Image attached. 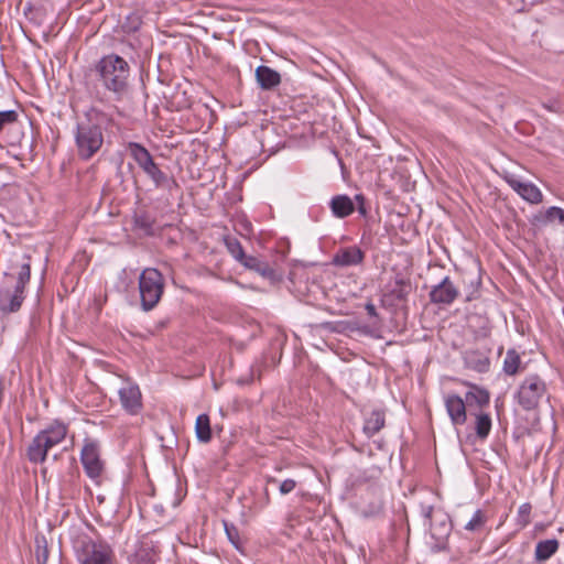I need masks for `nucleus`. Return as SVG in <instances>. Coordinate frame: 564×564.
I'll list each match as a JSON object with an SVG mask.
<instances>
[{
	"label": "nucleus",
	"instance_id": "nucleus-1",
	"mask_svg": "<svg viewBox=\"0 0 564 564\" xmlns=\"http://www.w3.org/2000/svg\"><path fill=\"white\" fill-rule=\"evenodd\" d=\"M88 91L99 101L124 102L132 98L133 85L129 63L118 54L102 56L91 69Z\"/></svg>",
	"mask_w": 564,
	"mask_h": 564
},
{
	"label": "nucleus",
	"instance_id": "nucleus-2",
	"mask_svg": "<svg viewBox=\"0 0 564 564\" xmlns=\"http://www.w3.org/2000/svg\"><path fill=\"white\" fill-rule=\"evenodd\" d=\"M31 279V256L23 253L11 260L9 271L4 272L0 285V312H18L25 299V286Z\"/></svg>",
	"mask_w": 564,
	"mask_h": 564
},
{
	"label": "nucleus",
	"instance_id": "nucleus-3",
	"mask_svg": "<svg viewBox=\"0 0 564 564\" xmlns=\"http://www.w3.org/2000/svg\"><path fill=\"white\" fill-rule=\"evenodd\" d=\"M105 111L90 107L84 113V119L76 124L75 145L77 155L83 161L90 160L104 144V130L111 121Z\"/></svg>",
	"mask_w": 564,
	"mask_h": 564
},
{
	"label": "nucleus",
	"instance_id": "nucleus-4",
	"mask_svg": "<svg viewBox=\"0 0 564 564\" xmlns=\"http://www.w3.org/2000/svg\"><path fill=\"white\" fill-rule=\"evenodd\" d=\"M65 423L55 420L44 430L40 431L26 448V457L33 464H43L51 448L62 443L67 435Z\"/></svg>",
	"mask_w": 564,
	"mask_h": 564
},
{
	"label": "nucleus",
	"instance_id": "nucleus-5",
	"mask_svg": "<svg viewBox=\"0 0 564 564\" xmlns=\"http://www.w3.org/2000/svg\"><path fill=\"white\" fill-rule=\"evenodd\" d=\"M164 276L155 268H145L139 276L141 307L148 312L153 310L164 293Z\"/></svg>",
	"mask_w": 564,
	"mask_h": 564
},
{
	"label": "nucleus",
	"instance_id": "nucleus-6",
	"mask_svg": "<svg viewBox=\"0 0 564 564\" xmlns=\"http://www.w3.org/2000/svg\"><path fill=\"white\" fill-rule=\"evenodd\" d=\"M79 564H112V547L102 540L84 536L76 549Z\"/></svg>",
	"mask_w": 564,
	"mask_h": 564
},
{
	"label": "nucleus",
	"instance_id": "nucleus-7",
	"mask_svg": "<svg viewBox=\"0 0 564 564\" xmlns=\"http://www.w3.org/2000/svg\"><path fill=\"white\" fill-rule=\"evenodd\" d=\"M546 392L547 389L544 380L538 375H531L525 377L520 383L516 400L523 410L531 411L539 406Z\"/></svg>",
	"mask_w": 564,
	"mask_h": 564
},
{
	"label": "nucleus",
	"instance_id": "nucleus-8",
	"mask_svg": "<svg viewBox=\"0 0 564 564\" xmlns=\"http://www.w3.org/2000/svg\"><path fill=\"white\" fill-rule=\"evenodd\" d=\"M80 462L86 475L98 484L105 469V463L100 458V447L96 441L85 440L80 451Z\"/></svg>",
	"mask_w": 564,
	"mask_h": 564
},
{
	"label": "nucleus",
	"instance_id": "nucleus-9",
	"mask_svg": "<svg viewBox=\"0 0 564 564\" xmlns=\"http://www.w3.org/2000/svg\"><path fill=\"white\" fill-rule=\"evenodd\" d=\"M460 295L459 289L448 275L444 276L440 283L432 286L429 299L430 302L437 305H451Z\"/></svg>",
	"mask_w": 564,
	"mask_h": 564
},
{
	"label": "nucleus",
	"instance_id": "nucleus-10",
	"mask_svg": "<svg viewBox=\"0 0 564 564\" xmlns=\"http://www.w3.org/2000/svg\"><path fill=\"white\" fill-rule=\"evenodd\" d=\"M122 409L130 415L141 412L142 394L138 384L127 381L118 391Z\"/></svg>",
	"mask_w": 564,
	"mask_h": 564
},
{
	"label": "nucleus",
	"instance_id": "nucleus-11",
	"mask_svg": "<svg viewBox=\"0 0 564 564\" xmlns=\"http://www.w3.org/2000/svg\"><path fill=\"white\" fill-rule=\"evenodd\" d=\"M365 252L357 246L340 247L333 256L332 264L339 268L354 267L362 263Z\"/></svg>",
	"mask_w": 564,
	"mask_h": 564
},
{
	"label": "nucleus",
	"instance_id": "nucleus-12",
	"mask_svg": "<svg viewBox=\"0 0 564 564\" xmlns=\"http://www.w3.org/2000/svg\"><path fill=\"white\" fill-rule=\"evenodd\" d=\"M445 408L454 425H463L466 423L468 405L463 398L455 393L447 394L445 397Z\"/></svg>",
	"mask_w": 564,
	"mask_h": 564
},
{
	"label": "nucleus",
	"instance_id": "nucleus-13",
	"mask_svg": "<svg viewBox=\"0 0 564 564\" xmlns=\"http://www.w3.org/2000/svg\"><path fill=\"white\" fill-rule=\"evenodd\" d=\"M464 400L468 405V413H475L484 411L485 408L489 406L490 394L485 388L471 384L470 389L465 393Z\"/></svg>",
	"mask_w": 564,
	"mask_h": 564
},
{
	"label": "nucleus",
	"instance_id": "nucleus-14",
	"mask_svg": "<svg viewBox=\"0 0 564 564\" xmlns=\"http://www.w3.org/2000/svg\"><path fill=\"white\" fill-rule=\"evenodd\" d=\"M256 82L262 90H274L282 82L281 74L275 69L259 65L254 70Z\"/></svg>",
	"mask_w": 564,
	"mask_h": 564
},
{
	"label": "nucleus",
	"instance_id": "nucleus-15",
	"mask_svg": "<svg viewBox=\"0 0 564 564\" xmlns=\"http://www.w3.org/2000/svg\"><path fill=\"white\" fill-rule=\"evenodd\" d=\"M332 215L336 218H346L355 210V202L346 194H338L332 197L329 202Z\"/></svg>",
	"mask_w": 564,
	"mask_h": 564
},
{
	"label": "nucleus",
	"instance_id": "nucleus-16",
	"mask_svg": "<svg viewBox=\"0 0 564 564\" xmlns=\"http://www.w3.org/2000/svg\"><path fill=\"white\" fill-rule=\"evenodd\" d=\"M159 546L151 540H144L135 551L134 564H155L159 560Z\"/></svg>",
	"mask_w": 564,
	"mask_h": 564
},
{
	"label": "nucleus",
	"instance_id": "nucleus-17",
	"mask_svg": "<svg viewBox=\"0 0 564 564\" xmlns=\"http://www.w3.org/2000/svg\"><path fill=\"white\" fill-rule=\"evenodd\" d=\"M133 229L141 231L145 236L155 235V218L145 209L135 210L132 217Z\"/></svg>",
	"mask_w": 564,
	"mask_h": 564
},
{
	"label": "nucleus",
	"instance_id": "nucleus-18",
	"mask_svg": "<svg viewBox=\"0 0 564 564\" xmlns=\"http://www.w3.org/2000/svg\"><path fill=\"white\" fill-rule=\"evenodd\" d=\"M469 415L475 417V438L479 442H485L488 438L492 426L490 414L484 411H477L475 413H469Z\"/></svg>",
	"mask_w": 564,
	"mask_h": 564
},
{
	"label": "nucleus",
	"instance_id": "nucleus-19",
	"mask_svg": "<svg viewBox=\"0 0 564 564\" xmlns=\"http://www.w3.org/2000/svg\"><path fill=\"white\" fill-rule=\"evenodd\" d=\"M465 365L468 369L485 373L489 371L490 359L489 357L479 350H468L464 356Z\"/></svg>",
	"mask_w": 564,
	"mask_h": 564
},
{
	"label": "nucleus",
	"instance_id": "nucleus-20",
	"mask_svg": "<svg viewBox=\"0 0 564 564\" xmlns=\"http://www.w3.org/2000/svg\"><path fill=\"white\" fill-rule=\"evenodd\" d=\"M386 424V413L383 410H373L369 414L368 417H366L364 423V433L367 435V437H372L377 433H379Z\"/></svg>",
	"mask_w": 564,
	"mask_h": 564
},
{
	"label": "nucleus",
	"instance_id": "nucleus-21",
	"mask_svg": "<svg viewBox=\"0 0 564 564\" xmlns=\"http://www.w3.org/2000/svg\"><path fill=\"white\" fill-rule=\"evenodd\" d=\"M147 175L156 188H164L171 192L174 187H177L175 180L163 172L158 164Z\"/></svg>",
	"mask_w": 564,
	"mask_h": 564
},
{
	"label": "nucleus",
	"instance_id": "nucleus-22",
	"mask_svg": "<svg viewBox=\"0 0 564 564\" xmlns=\"http://www.w3.org/2000/svg\"><path fill=\"white\" fill-rule=\"evenodd\" d=\"M560 547L556 539L539 541L535 545L534 557L538 562H544L553 556Z\"/></svg>",
	"mask_w": 564,
	"mask_h": 564
},
{
	"label": "nucleus",
	"instance_id": "nucleus-23",
	"mask_svg": "<svg viewBox=\"0 0 564 564\" xmlns=\"http://www.w3.org/2000/svg\"><path fill=\"white\" fill-rule=\"evenodd\" d=\"M412 291V284L409 279H405L401 275H397L394 280V284L389 290L388 295L392 299L403 302L408 300L409 294Z\"/></svg>",
	"mask_w": 564,
	"mask_h": 564
},
{
	"label": "nucleus",
	"instance_id": "nucleus-24",
	"mask_svg": "<svg viewBox=\"0 0 564 564\" xmlns=\"http://www.w3.org/2000/svg\"><path fill=\"white\" fill-rule=\"evenodd\" d=\"M195 433L198 442L209 443L213 438V432L210 426V419L208 414H199L195 422Z\"/></svg>",
	"mask_w": 564,
	"mask_h": 564
},
{
	"label": "nucleus",
	"instance_id": "nucleus-25",
	"mask_svg": "<svg viewBox=\"0 0 564 564\" xmlns=\"http://www.w3.org/2000/svg\"><path fill=\"white\" fill-rule=\"evenodd\" d=\"M520 366V354L514 348L508 349L502 366L503 372L508 376H514L519 372Z\"/></svg>",
	"mask_w": 564,
	"mask_h": 564
},
{
	"label": "nucleus",
	"instance_id": "nucleus-26",
	"mask_svg": "<svg viewBox=\"0 0 564 564\" xmlns=\"http://www.w3.org/2000/svg\"><path fill=\"white\" fill-rule=\"evenodd\" d=\"M142 23L143 21L141 14L138 11H133L126 15L124 20L120 24V28L123 33L132 34L140 30Z\"/></svg>",
	"mask_w": 564,
	"mask_h": 564
},
{
	"label": "nucleus",
	"instance_id": "nucleus-27",
	"mask_svg": "<svg viewBox=\"0 0 564 564\" xmlns=\"http://www.w3.org/2000/svg\"><path fill=\"white\" fill-rule=\"evenodd\" d=\"M225 246L228 252L237 260L240 264L247 257L240 241L234 236H226L224 238Z\"/></svg>",
	"mask_w": 564,
	"mask_h": 564
},
{
	"label": "nucleus",
	"instance_id": "nucleus-28",
	"mask_svg": "<svg viewBox=\"0 0 564 564\" xmlns=\"http://www.w3.org/2000/svg\"><path fill=\"white\" fill-rule=\"evenodd\" d=\"M258 274L269 280L272 284L280 283L283 280V271L270 264L268 261L263 264Z\"/></svg>",
	"mask_w": 564,
	"mask_h": 564
},
{
	"label": "nucleus",
	"instance_id": "nucleus-29",
	"mask_svg": "<svg viewBox=\"0 0 564 564\" xmlns=\"http://www.w3.org/2000/svg\"><path fill=\"white\" fill-rule=\"evenodd\" d=\"M519 195L531 204H539L543 199L541 191L532 183H525Z\"/></svg>",
	"mask_w": 564,
	"mask_h": 564
},
{
	"label": "nucleus",
	"instance_id": "nucleus-30",
	"mask_svg": "<svg viewBox=\"0 0 564 564\" xmlns=\"http://www.w3.org/2000/svg\"><path fill=\"white\" fill-rule=\"evenodd\" d=\"M126 148L129 155L135 161L138 165L142 163L147 156L151 155L149 150L138 142H129Z\"/></svg>",
	"mask_w": 564,
	"mask_h": 564
},
{
	"label": "nucleus",
	"instance_id": "nucleus-31",
	"mask_svg": "<svg viewBox=\"0 0 564 564\" xmlns=\"http://www.w3.org/2000/svg\"><path fill=\"white\" fill-rule=\"evenodd\" d=\"M487 522V516L486 513L478 509L473 514L471 519L465 524V530L471 531V532H479L484 529L485 524Z\"/></svg>",
	"mask_w": 564,
	"mask_h": 564
},
{
	"label": "nucleus",
	"instance_id": "nucleus-32",
	"mask_svg": "<svg viewBox=\"0 0 564 564\" xmlns=\"http://www.w3.org/2000/svg\"><path fill=\"white\" fill-rule=\"evenodd\" d=\"M35 557L37 564H46L48 560L47 541L44 535L35 538Z\"/></svg>",
	"mask_w": 564,
	"mask_h": 564
},
{
	"label": "nucleus",
	"instance_id": "nucleus-33",
	"mask_svg": "<svg viewBox=\"0 0 564 564\" xmlns=\"http://www.w3.org/2000/svg\"><path fill=\"white\" fill-rule=\"evenodd\" d=\"M532 506L530 502L522 503L517 513L516 523L519 529H524L531 522Z\"/></svg>",
	"mask_w": 564,
	"mask_h": 564
},
{
	"label": "nucleus",
	"instance_id": "nucleus-34",
	"mask_svg": "<svg viewBox=\"0 0 564 564\" xmlns=\"http://www.w3.org/2000/svg\"><path fill=\"white\" fill-rule=\"evenodd\" d=\"M555 218H557L558 221L562 225H564V209L563 208L557 207V206H552V207L547 208L545 214H544V216H543V221L544 223H551Z\"/></svg>",
	"mask_w": 564,
	"mask_h": 564
},
{
	"label": "nucleus",
	"instance_id": "nucleus-35",
	"mask_svg": "<svg viewBox=\"0 0 564 564\" xmlns=\"http://www.w3.org/2000/svg\"><path fill=\"white\" fill-rule=\"evenodd\" d=\"M267 261L263 260L262 258H259V257H254V256H247L245 258V260L241 262V264L249 269V270H252L257 273H259V271L261 270V268L263 267V264L265 263Z\"/></svg>",
	"mask_w": 564,
	"mask_h": 564
},
{
	"label": "nucleus",
	"instance_id": "nucleus-36",
	"mask_svg": "<svg viewBox=\"0 0 564 564\" xmlns=\"http://www.w3.org/2000/svg\"><path fill=\"white\" fill-rule=\"evenodd\" d=\"M19 113L15 110L0 111V132L6 126L15 123L18 121Z\"/></svg>",
	"mask_w": 564,
	"mask_h": 564
},
{
	"label": "nucleus",
	"instance_id": "nucleus-37",
	"mask_svg": "<svg viewBox=\"0 0 564 564\" xmlns=\"http://www.w3.org/2000/svg\"><path fill=\"white\" fill-rule=\"evenodd\" d=\"M225 525V532L228 538V540L231 542L232 545H235L237 549L239 546V531L237 527L232 523L224 522Z\"/></svg>",
	"mask_w": 564,
	"mask_h": 564
},
{
	"label": "nucleus",
	"instance_id": "nucleus-38",
	"mask_svg": "<svg viewBox=\"0 0 564 564\" xmlns=\"http://www.w3.org/2000/svg\"><path fill=\"white\" fill-rule=\"evenodd\" d=\"M355 202L357 203L356 209L358 210L359 215L362 217H366L368 215V210L366 207V198L362 194H357L355 196Z\"/></svg>",
	"mask_w": 564,
	"mask_h": 564
},
{
	"label": "nucleus",
	"instance_id": "nucleus-39",
	"mask_svg": "<svg viewBox=\"0 0 564 564\" xmlns=\"http://www.w3.org/2000/svg\"><path fill=\"white\" fill-rule=\"evenodd\" d=\"M296 487V481L294 479H285L280 482L279 491L281 495H288L292 492Z\"/></svg>",
	"mask_w": 564,
	"mask_h": 564
},
{
	"label": "nucleus",
	"instance_id": "nucleus-40",
	"mask_svg": "<svg viewBox=\"0 0 564 564\" xmlns=\"http://www.w3.org/2000/svg\"><path fill=\"white\" fill-rule=\"evenodd\" d=\"M156 163L154 162L152 155L147 156V159L139 164V167L147 174L149 171H151Z\"/></svg>",
	"mask_w": 564,
	"mask_h": 564
},
{
	"label": "nucleus",
	"instance_id": "nucleus-41",
	"mask_svg": "<svg viewBox=\"0 0 564 564\" xmlns=\"http://www.w3.org/2000/svg\"><path fill=\"white\" fill-rule=\"evenodd\" d=\"M434 511V508L433 506H423L422 507V513L427 522V524L430 525V528L432 529V513Z\"/></svg>",
	"mask_w": 564,
	"mask_h": 564
},
{
	"label": "nucleus",
	"instance_id": "nucleus-42",
	"mask_svg": "<svg viewBox=\"0 0 564 564\" xmlns=\"http://www.w3.org/2000/svg\"><path fill=\"white\" fill-rule=\"evenodd\" d=\"M509 185L519 194L522 189V187L525 185V183L517 181V180H509Z\"/></svg>",
	"mask_w": 564,
	"mask_h": 564
},
{
	"label": "nucleus",
	"instance_id": "nucleus-43",
	"mask_svg": "<svg viewBox=\"0 0 564 564\" xmlns=\"http://www.w3.org/2000/svg\"><path fill=\"white\" fill-rule=\"evenodd\" d=\"M365 308L368 313L369 316L371 317H378V313H377V308L376 306L371 303V302H368L366 305H365Z\"/></svg>",
	"mask_w": 564,
	"mask_h": 564
},
{
	"label": "nucleus",
	"instance_id": "nucleus-44",
	"mask_svg": "<svg viewBox=\"0 0 564 564\" xmlns=\"http://www.w3.org/2000/svg\"><path fill=\"white\" fill-rule=\"evenodd\" d=\"M477 296H478V295H477V290H475V291L470 292V293L467 295L466 301H467V302H470V301H473V300L477 299Z\"/></svg>",
	"mask_w": 564,
	"mask_h": 564
},
{
	"label": "nucleus",
	"instance_id": "nucleus-45",
	"mask_svg": "<svg viewBox=\"0 0 564 564\" xmlns=\"http://www.w3.org/2000/svg\"><path fill=\"white\" fill-rule=\"evenodd\" d=\"M268 482L276 484L278 479H275L274 477H270L268 478Z\"/></svg>",
	"mask_w": 564,
	"mask_h": 564
}]
</instances>
